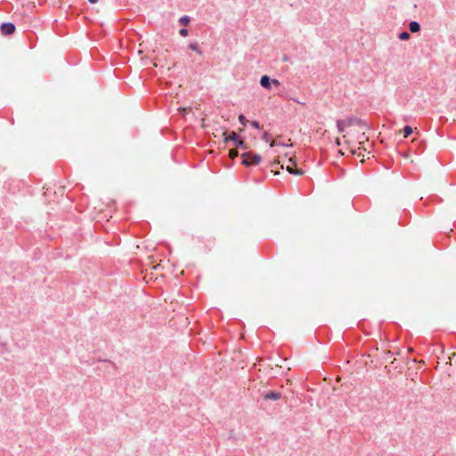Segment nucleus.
I'll return each instance as SVG.
<instances>
[{"mask_svg":"<svg viewBox=\"0 0 456 456\" xmlns=\"http://www.w3.org/2000/svg\"><path fill=\"white\" fill-rule=\"evenodd\" d=\"M239 121L241 123V125L243 126H246V124L248 123V120L246 119L245 116L244 115H240L239 116Z\"/></svg>","mask_w":456,"mask_h":456,"instance_id":"obj_14","label":"nucleus"},{"mask_svg":"<svg viewBox=\"0 0 456 456\" xmlns=\"http://www.w3.org/2000/svg\"><path fill=\"white\" fill-rule=\"evenodd\" d=\"M179 21L183 25L187 26L190 22V18L188 16H183L180 18Z\"/></svg>","mask_w":456,"mask_h":456,"instance_id":"obj_11","label":"nucleus"},{"mask_svg":"<svg viewBox=\"0 0 456 456\" xmlns=\"http://www.w3.org/2000/svg\"><path fill=\"white\" fill-rule=\"evenodd\" d=\"M179 33L182 37H186L188 35V30L186 28H182Z\"/></svg>","mask_w":456,"mask_h":456,"instance_id":"obj_15","label":"nucleus"},{"mask_svg":"<svg viewBox=\"0 0 456 456\" xmlns=\"http://www.w3.org/2000/svg\"><path fill=\"white\" fill-rule=\"evenodd\" d=\"M223 136L224 142H227L228 141H233L234 142H236L238 141L237 134L235 132H231L230 134L227 136V131H224L223 133Z\"/></svg>","mask_w":456,"mask_h":456,"instance_id":"obj_7","label":"nucleus"},{"mask_svg":"<svg viewBox=\"0 0 456 456\" xmlns=\"http://www.w3.org/2000/svg\"><path fill=\"white\" fill-rule=\"evenodd\" d=\"M91 4H96L98 0H88Z\"/></svg>","mask_w":456,"mask_h":456,"instance_id":"obj_22","label":"nucleus"},{"mask_svg":"<svg viewBox=\"0 0 456 456\" xmlns=\"http://www.w3.org/2000/svg\"><path fill=\"white\" fill-rule=\"evenodd\" d=\"M238 156V151L237 150H230L229 151V157L232 159H234L236 157Z\"/></svg>","mask_w":456,"mask_h":456,"instance_id":"obj_13","label":"nucleus"},{"mask_svg":"<svg viewBox=\"0 0 456 456\" xmlns=\"http://www.w3.org/2000/svg\"><path fill=\"white\" fill-rule=\"evenodd\" d=\"M280 84L281 83H280V81L278 79H275V78L271 79L267 75H264L260 78V85L265 89L270 90L272 88V86H279Z\"/></svg>","mask_w":456,"mask_h":456,"instance_id":"obj_3","label":"nucleus"},{"mask_svg":"<svg viewBox=\"0 0 456 456\" xmlns=\"http://www.w3.org/2000/svg\"><path fill=\"white\" fill-rule=\"evenodd\" d=\"M15 31V26L13 23H3L1 25V32L3 35L10 36L12 35Z\"/></svg>","mask_w":456,"mask_h":456,"instance_id":"obj_5","label":"nucleus"},{"mask_svg":"<svg viewBox=\"0 0 456 456\" xmlns=\"http://www.w3.org/2000/svg\"><path fill=\"white\" fill-rule=\"evenodd\" d=\"M274 164L280 165L281 164L280 159H275L274 162H273V165Z\"/></svg>","mask_w":456,"mask_h":456,"instance_id":"obj_21","label":"nucleus"},{"mask_svg":"<svg viewBox=\"0 0 456 456\" xmlns=\"http://www.w3.org/2000/svg\"><path fill=\"white\" fill-rule=\"evenodd\" d=\"M295 167H296V161L292 158H289L288 164L286 166L287 171L290 174H294L297 175H302L304 174L303 170L297 169V168H295Z\"/></svg>","mask_w":456,"mask_h":456,"instance_id":"obj_4","label":"nucleus"},{"mask_svg":"<svg viewBox=\"0 0 456 456\" xmlns=\"http://www.w3.org/2000/svg\"><path fill=\"white\" fill-rule=\"evenodd\" d=\"M413 130L410 126H405L403 129V136L406 138L412 134Z\"/></svg>","mask_w":456,"mask_h":456,"instance_id":"obj_10","label":"nucleus"},{"mask_svg":"<svg viewBox=\"0 0 456 456\" xmlns=\"http://www.w3.org/2000/svg\"><path fill=\"white\" fill-rule=\"evenodd\" d=\"M235 143H236V145H239V146H244V142L241 140H238Z\"/></svg>","mask_w":456,"mask_h":456,"instance_id":"obj_19","label":"nucleus"},{"mask_svg":"<svg viewBox=\"0 0 456 456\" xmlns=\"http://www.w3.org/2000/svg\"><path fill=\"white\" fill-rule=\"evenodd\" d=\"M279 143L276 142V141L273 140L271 142H270V147H273L275 145H278Z\"/></svg>","mask_w":456,"mask_h":456,"instance_id":"obj_20","label":"nucleus"},{"mask_svg":"<svg viewBox=\"0 0 456 456\" xmlns=\"http://www.w3.org/2000/svg\"><path fill=\"white\" fill-rule=\"evenodd\" d=\"M409 28L412 33L419 31L420 26L417 21H411L409 25Z\"/></svg>","mask_w":456,"mask_h":456,"instance_id":"obj_8","label":"nucleus"},{"mask_svg":"<svg viewBox=\"0 0 456 456\" xmlns=\"http://www.w3.org/2000/svg\"><path fill=\"white\" fill-rule=\"evenodd\" d=\"M281 395L280 393L273 392V391H270L264 395V398L265 400H279V399H281Z\"/></svg>","mask_w":456,"mask_h":456,"instance_id":"obj_6","label":"nucleus"},{"mask_svg":"<svg viewBox=\"0 0 456 456\" xmlns=\"http://www.w3.org/2000/svg\"><path fill=\"white\" fill-rule=\"evenodd\" d=\"M251 126H252L253 127H255V128H257V129L260 127V126H259V123H258L257 121H252V122H251Z\"/></svg>","mask_w":456,"mask_h":456,"instance_id":"obj_16","label":"nucleus"},{"mask_svg":"<svg viewBox=\"0 0 456 456\" xmlns=\"http://www.w3.org/2000/svg\"><path fill=\"white\" fill-rule=\"evenodd\" d=\"M262 139H263L264 141H266V142H267V141H268V133L265 132V133H264V134H263Z\"/></svg>","mask_w":456,"mask_h":456,"instance_id":"obj_18","label":"nucleus"},{"mask_svg":"<svg viewBox=\"0 0 456 456\" xmlns=\"http://www.w3.org/2000/svg\"><path fill=\"white\" fill-rule=\"evenodd\" d=\"M242 163L246 166L258 165L261 161V157L257 154L251 152L243 153L241 155Z\"/></svg>","mask_w":456,"mask_h":456,"instance_id":"obj_2","label":"nucleus"},{"mask_svg":"<svg viewBox=\"0 0 456 456\" xmlns=\"http://www.w3.org/2000/svg\"><path fill=\"white\" fill-rule=\"evenodd\" d=\"M178 111L181 112L182 114H185L187 111V109L186 108H179Z\"/></svg>","mask_w":456,"mask_h":456,"instance_id":"obj_17","label":"nucleus"},{"mask_svg":"<svg viewBox=\"0 0 456 456\" xmlns=\"http://www.w3.org/2000/svg\"><path fill=\"white\" fill-rule=\"evenodd\" d=\"M399 38L401 40H408L410 38V34L406 31L400 33Z\"/></svg>","mask_w":456,"mask_h":456,"instance_id":"obj_12","label":"nucleus"},{"mask_svg":"<svg viewBox=\"0 0 456 456\" xmlns=\"http://www.w3.org/2000/svg\"><path fill=\"white\" fill-rule=\"evenodd\" d=\"M338 132L341 137L336 139V143L341 148L338 150L340 155L349 152L351 155H362L361 151H367L365 143L369 142L366 132L368 125L358 118H346L337 121Z\"/></svg>","mask_w":456,"mask_h":456,"instance_id":"obj_1","label":"nucleus"},{"mask_svg":"<svg viewBox=\"0 0 456 456\" xmlns=\"http://www.w3.org/2000/svg\"><path fill=\"white\" fill-rule=\"evenodd\" d=\"M189 48L200 55L202 54V52L200 49L198 43H191L189 45Z\"/></svg>","mask_w":456,"mask_h":456,"instance_id":"obj_9","label":"nucleus"}]
</instances>
